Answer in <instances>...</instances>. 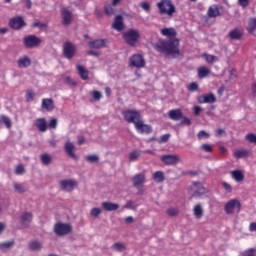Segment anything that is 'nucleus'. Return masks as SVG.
I'll return each mask as SVG.
<instances>
[{"label": "nucleus", "instance_id": "29", "mask_svg": "<svg viewBox=\"0 0 256 256\" xmlns=\"http://www.w3.org/2000/svg\"><path fill=\"white\" fill-rule=\"evenodd\" d=\"M76 69L79 73V76L83 79V81H87V79H89V71L85 69V67L78 64L76 66Z\"/></svg>", "mask_w": 256, "mask_h": 256}, {"label": "nucleus", "instance_id": "49", "mask_svg": "<svg viewBox=\"0 0 256 256\" xmlns=\"http://www.w3.org/2000/svg\"><path fill=\"white\" fill-rule=\"evenodd\" d=\"M35 99V92L33 90H28L26 92V101L29 103L30 101H33Z\"/></svg>", "mask_w": 256, "mask_h": 256}, {"label": "nucleus", "instance_id": "1", "mask_svg": "<svg viewBox=\"0 0 256 256\" xmlns=\"http://www.w3.org/2000/svg\"><path fill=\"white\" fill-rule=\"evenodd\" d=\"M163 37H167L168 40H162L156 45V51L159 53H165L166 55H172V57H178L181 55L179 51V39L177 37V30L175 28H163L160 30Z\"/></svg>", "mask_w": 256, "mask_h": 256}, {"label": "nucleus", "instance_id": "2", "mask_svg": "<svg viewBox=\"0 0 256 256\" xmlns=\"http://www.w3.org/2000/svg\"><path fill=\"white\" fill-rule=\"evenodd\" d=\"M122 116L126 123H133V125H136V123H138L143 118L141 112L135 109L124 110L122 112Z\"/></svg>", "mask_w": 256, "mask_h": 256}, {"label": "nucleus", "instance_id": "6", "mask_svg": "<svg viewBox=\"0 0 256 256\" xmlns=\"http://www.w3.org/2000/svg\"><path fill=\"white\" fill-rule=\"evenodd\" d=\"M73 231V227L71 224L58 222L54 226V233L58 235V237H64V235H69Z\"/></svg>", "mask_w": 256, "mask_h": 256}, {"label": "nucleus", "instance_id": "53", "mask_svg": "<svg viewBox=\"0 0 256 256\" xmlns=\"http://www.w3.org/2000/svg\"><path fill=\"white\" fill-rule=\"evenodd\" d=\"M91 217H98L101 215L100 208H93L90 212Z\"/></svg>", "mask_w": 256, "mask_h": 256}, {"label": "nucleus", "instance_id": "15", "mask_svg": "<svg viewBox=\"0 0 256 256\" xmlns=\"http://www.w3.org/2000/svg\"><path fill=\"white\" fill-rule=\"evenodd\" d=\"M64 151L67 153L68 156L71 157V159H77V155L75 154V144L71 142L70 140H67L64 145Z\"/></svg>", "mask_w": 256, "mask_h": 256}, {"label": "nucleus", "instance_id": "30", "mask_svg": "<svg viewBox=\"0 0 256 256\" xmlns=\"http://www.w3.org/2000/svg\"><path fill=\"white\" fill-rule=\"evenodd\" d=\"M211 75V70L205 66L198 68V77L199 79H205V77Z\"/></svg>", "mask_w": 256, "mask_h": 256}, {"label": "nucleus", "instance_id": "20", "mask_svg": "<svg viewBox=\"0 0 256 256\" xmlns=\"http://www.w3.org/2000/svg\"><path fill=\"white\" fill-rule=\"evenodd\" d=\"M193 185L195 187V190L192 197H201V195H204L205 187L201 182H194Z\"/></svg>", "mask_w": 256, "mask_h": 256}, {"label": "nucleus", "instance_id": "51", "mask_svg": "<svg viewBox=\"0 0 256 256\" xmlns=\"http://www.w3.org/2000/svg\"><path fill=\"white\" fill-rule=\"evenodd\" d=\"M198 139H209V133L205 132V130L199 131L197 134Z\"/></svg>", "mask_w": 256, "mask_h": 256}, {"label": "nucleus", "instance_id": "59", "mask_svg": "<svg viewBox=\"0 0 256 256\" xmlns=\"http://www.w3.org/2000/svg\"><path fill=\"white\" fill-rule=\"evenodd\" d=\"M169 137H171L170 134L162 135L161 138H160V143H167V141H169Z\"/></svg>", "mask_w": 256, "mask_h": 256}, {"label": "nucleus", "instance_id": "4", "mask_svg": "<svg viewBox=\"0 0 256 256\" xmlns=\"http://www.w3.org/2000/svg\"><path fill=\"white\" fill-rule=\"evenodd\" d=\"M140 37L141 35L139 34V30L135 29H128L126 32L123 33V39L127 43V45H130V47H135Z\"/></svg>", "mask_w": 256, "mask_h": 256}, {"label": "nucleus", "instance_id": "52", "mask_svg": "<svg viewBox=\"0 0 256 256\" xmlns=\"http://www.w3.org/2000/svg\"><path fill=\"white\" fill-rule=\"evenodd\" d=\"M201 150L205 151L206 153H212L213 152V147L209 144H203L201 146Z\"/></svg>", "mask_w": 256, "mask_h": 256}, {"label": "nucleus", "instance_id": "21", "mask_svg": "<svg viewBox=\"0 0 256 256\" xmlns=\"http://www.w3.org/2000/svg\"><path fill=\"white\" fill-rule=\"evenodd\" d=\"M228 37L233 41H239L243 38V30L235 28L229 32Z\"/></svg>", "mask_w": 256, "mask_h": 256}, {"label": "nucleus", "instance_id": "48", "mask_svg": "<svg viewBox=\"0 0 256 256\" xmlns=\"http://www.w3.org/2000/svg\"><path fill=\"white\" fill-rule=\"evenodd\" d=\"M188 91H191L192 93L195 91H199V84H197V82H191L188 85Z\"/></svg>", "mask_w": 256, "mask_h": 256}, {"label": "nucleus", "instance_id": "40", "mask_svg": "<svg viewBox=\"0 0 256 256\" xmlns=\"http://www.w3.org/2000/svg\"><path fill=\"white\" fill-rule=\"evenodd\" d=\"M0 119H1L2 123L5 124L7 129H11V127H12L11 118H9L8 116L2 115L0 117Z\"/></svg>", "mask_w": 256, "mask_h": 256}, {"label": "nucleus", "instance_id": "19", "mask_svg": "<svg viewBox=\"0 0 256 256\" xmlns=\"http://www.w3.org/2000/svg\"><path fill=\"white\" fill-rule=\"evenodd\" d=\"M112 27L116 31H119V32L123 31V29H125V24H123V16L121 15L116 16Z\"/></svg>", "mask_w": 256, "mask_h": 256}, {"label": "nucleus", "instance_id": "28", "mask_svg": "<svg viewBox=\"0 0 256 256\" xmlns=\"http://www.w3.org/2000/svg\"><path fill=\"white\" fill-rule=\"evenodd\" d=\"M31 221H33V214L31 212H24L21 216L22 225L27 226Z\"/></svg>", "mask_w": 256, "mask_h": 256}, {"label": "nucleus", "instance_id": "46", "mask_svg": "<svg viewBox=\"0 0 256 256\" xmlns=\"http://www.w3.org/2000/svg\"><path fill=\"white\" fill-rule=\"evenodd\" d=\"M112 249H115L116 251H118L119 253L125 251V245L117 242L114 245H112Z\"/></svg>", "mask_w": 256, "mask_h": 256}, {"label": "nucleus", "instance_id": "63", "mask_svg": "<svg viewBox=\"0 0 256 256\" xmlns=\"http://www.w3.org/2000/svg\"><path fill=\"white\" fill-rule=\"evenodd\" d=\"M124 209H133V201H128L126 205H124Z\"/></svg>", "mask_w": 256, "mask_h": 256}, {"label": "nucleus", "instance_id": "32", "mask_svg": "<svg viewBox=\"0 0 256 256\" xmlns=\"http://www.w3.org/2000/svg\"><path fill=\"white\" fill-rule=\"evenodd\" d=\"M207 15L210 18L219 17L221 15V12H219V7L210 6L209 9H208Z\"/></svg>", "mask_w": 256, "mask_h": 256}, {"label": "nucleus", "instance_id": "47", "mask_svg": "<svg viewBox=\"0 0 256 256\" xmlns=\"http://www.w3.org/2000/svg\"><path fill=\"white\" fill-rule=\"evenodd\" d=\"M246 141L248 143H253L254 145H256V135L253 133H249L246 135Z\"/></svg>", "mask_w": 256, "mask_h": 256}, {"label": "nucleus", "instance_id": "43", "mask_svg": "<svg viewBox=\"0 0 256 256\" xmlns=\"http://www.w3.org/2000/svg\"><path fill=\"white\" fill-rule=\"evenodd\" d=\"M166 213L169 217H177L179 215V208H168Z\"/></svg>", "mask_w": 256, "mask_h": 256}, {"label": "nucleus", "instance_id": "11", "mask_svg": "<svg viewBox=\"0 0 256 256\" xmlns=\"http://www.w3.org/2000/svg\"><path fill=\"white\" fill-rule=\"evenodd\" d=\"M76 48L71 42H65L63 46V55L66 59H73L75 57Z\"/></svg>", "mask_w": 256, "mask_h": 256}, {"label": "nucleus", "instance_id": "56", "mask_svg": "<svg viewBox=\"0 0 256 256\" xmlns=\"http://www.w3.org/2000/svg\"><path fill=\"white\" fill-rule=\"evenodd\" d=\"M49 129H57V120L52 118L48 124Z\"/></svg>", "mask_w": 256, "mask_h": 256}, {"label": "nucleus", "instance_id": "58", "mask_svg": "<svg viewBox=\"0 0 256 256\" xmlns=\"http://www.w3.org/2000/svg\"><path fill=\"white\" fill-rule=\"evenodd\" d=\"M180 119H182L181 120L182 125H187L188 127H189V125H191V120L189 118L182 115V118H180Z\"/></svg>", "mask_w": 256, "mask_h": 256}, {"label": "nucleus", "instance_id": "26", "mask_svg": "<svg viewBox=\"0 0 256 256\" xmlns=\"http://www.w3.org/2000/svg\"><path fill=\"white\" fill-rule=\"evenodd\" d=\"M193 215L196 219H201L205 215V210L201 204H196L193 207Z\"/></svg>", "mask_w": 256, "mask_h": 256}, {"label": "nucleus", "instance_id": "62", "mask_svg": "<svg viewBox=\"0 0 256 256\" xmlns=\"http://www.w3.org/2000/svg\"><path fill=\"white\" fill-rule=\"evenodd\" d=\"M193 111H194V115L197 116L201 113L202 109L200 106H194Z\"/></svg>", "mask_w": 256, "mask_h": 256}, {"label": "nucleus", "instance_id": "55", "mask_svg": "<svg viewBox=\"0 0 256 256\" xmlns=\"http://www.w3.org/2000/svg\"><path fill=\"white\" fill-rule=\"evenodd\" d=\"M222 187L225 189L226 193H232L233 191V187H231L227 182H223Z\"/></svg>", "mask_w": 256, "mask_h": 256}, {"label": "nucleus", "instance_id": "27", "mask_svg": "<svg viewBox=\"0 0 256 256\" xmlns=\"http://www.w3.org/2000/svg\"><path fill=\"white\" fill-rule=\"evenodd\" d=\"M102 208L104 211H117V209H119V204L113 202H103Z\"/></svg>", "mask_w": 256, "mask_h": 256}, {"label": "nucleus", "instance_id": "14", "mask_svg": "<svg viewBox=\"0 0 256 256\" xmlns=\"http://www.w3.org/2000/svg\"><path fill=\"white\" fill-rule=\"evenodd\" d=\"M215 101H217V97H215V94L213 93L204 94L198 97V103H200V105L205 103H215Z\"/></svg>", "mask_w": 256, "mask_h": 256}, {"label": "nucleus", "instance_id": "54", "mask_svg": "<svg viewBox=\"0 0 256 256\" xmlns=\"http://www.w3.org/2000/svg\"><path fill=\"white\" fill-rule=\"evenodd\" d=\"M14 189L17 193H25V188L21 184H14Z\"/></svg>", "mask_w": 256, "mask_h": 256}, {"label": "nucleus", "instance_id": "8", "mask_svg": "<svg viewBox=\"0 0 256 256\" xmlns=\"http://www.w3.org/2000/svg\"><path fill=\"white\" fill-rule=\"evenodd\" d=\"M136 131L140 133L141 135H149V133H153V127L149 124H145V121L143 118L136 122V125H134Z\"/></svg>", "mask_w": 256, "mask_h": 256}, {"label": "nucleus", "instance_id": "12", "mask_svg": "<svg viewBox=\"0 0 256 256\" xmlns=\"http://www.w3.org/2000/svg\"><path fill=\"white\" fill-rule=\"evenodd\" d=\"M24 45L27 47V49H33V47H38V45H41V39L35 35H29L24 38Z\"/></svg>", "mask_w": 256, "mask_h": 256}, {"label": "nucleus", "instance_id": "36", "mask_svg": "<svg viewBox=\"0 0 256 256\" xmlns=\"http://www.w3.org/2000/svg\"><path fill=\"white\" fill-rule=\"evenodd\" d=\"M15 245V241H8L0 243V250L7 251V249H11V247Z\"/></svg>", "mask_w": 256, "mask_h": 256}, {"label": "nucleus", "instance_id": "35", "mask_svg": "<svg viewBox=\"0 0 256 256\" xmlns=\"http://www.w3.org/2000/svg\"><path fill=\"white\" fill-rule=\"evenodd\" d=\"M234 157L236 159H243L245 157H249V151L248 150H237L234 152Z\"/></svg>", "mask_w": 256, "mask_h": 256}, {"label": "nucleus", "instance_id": "34", "mask_svg": "<svg viewBox=\"0 0 256 256\" xmlns=\"http://www.w3.org/2000/svg\"><path fill=\"white\" fill-rule=\"evenodd\" d=\"M40 160L42 165H50L51 161H53V158L51 155L44 153L40 155Z\"/></svg>", "mask_w": 256, "mask_h": 256}, {"label": "nucleus", "instance_id": "10", "mask_svg": "<svg viewBox=\"0 0 256 256\" xmlns=\"http://www.w3.org/2000/svg\"><path fill=\"white\" fill-rule=\"evenodd\" d=\"M160 161H162L164 165L171 166V165H177V163H181V158H179V156L175 154H167V155L161 156Z\"/></svg>", "mask_w": 256, "mask_h": 256}, {"label": "nucleus", "instance_id": "22", "mask_svg": "<svg viewBox=\"0 0 256 256\" xmlns=\"http://www.w3.org/2000/svg\"><path fill=\"white\" fill-rule=\"evenodd\" d=\"M41 107L42 109H45V111H53V109H55V103L51 98H44L42 99Z\"/></svg>", "mask_w": 256, "mask_h": 256}, {"label": "nucleus", "instance_id": "60", "mask_svg": "<svg viewBox=\"0 0 256 256\" xmlns=\"http://www.w3.org/2000/svg\"><path fill=\"white\" fill-rule=\"evenodd\" d=\"M66 81L71 87H77V82H75V80L71 79L70 77H67Z\"/></svg>", "mask_w": 256, "mask_h": 256}, {"label": "nucleus", "instance_id": "45", "mask_svg": "<svg viewBox=\"0 0 256 256\" xmlns=\"http://www.w3.org/2000/svg\"><path fill=\"white\" fill-rule=\"evenodd\" d=\"M86 161H88V163H98L99 162V156H97V155H88V156H86Z\"/></svg>", "mask_w": 256, "mask_h": 256}, {"label": "nucleus", "instance_id": "50", "mask_svg": "<svg viewBox=\"0 0 256 256\" xmlns=\"http://www.w3.org/2000/svg\"><path fill=\"white\" fill-rule=\"evenodd\" d=\"M15 173L16 175H23V173H25V166H23V164L16 166Z\"/></svg>", "mask_w": 256, "mask_h": 256}, {"label": "nucleus", "instance_id": "39", "mask_svg": "<svg viewBox=\"0 0 256 256\" xmlns=\"http://www.w3.org/2000/svg\"><path fill=\"white\" fill-rule=\"evenodd\" d=\"M41 247L42 245L39 241H32L29 243V249H31V251H39Z\"/></svg>", "mask_w": 256, "mask_h": 256}, {"label": "nucleus", "instance_id": "31", "mask_svg": "<svg viewBox=\"0 0 256 256\" xmlns=\"http://www.w3.org/2000/svg\"><path fill=\"white\" fill-rule=\"evenodd\" d=\"M233 179L236 180L237 183H241L245 180V175L240 170H234L231 172Z\"/></svg>", "mask_w": 256, "mask_h": 256}, {"label": "nucleus", "instance_id": "44", "mask_svg": "<svg viewBox=\"0 0 256 256\" xmlns=\"http://www.w3.org/2000/svg\"><path fill=\"white\" fill-rule=\"evenodd\" d=\"M204 57H205L207 63H215L216 61H219V58H217V56H215V55L204 54Z\"/></svg>", "mask_w": 256, "mask_h": 256}, {"label": "nucleus", "instance_id": "37", "mask_svg": "<svg viewBox=\"0 0 256 256\" xmlns=\"http://www.w3.org/2000/svg\"><path fill=\"white\" fill-rule=\"evenodd\" d=\"M141 157V151L134 150L129 154V161H137Z\"/></svg>", "mask_w": 256, "mask_h": 256}, {"label": "nucleus", "instance_id": "5", "mask_svg": "<svg viewBox=\"0 0 256 256\" xmlns=\"http://www.w3.org/2000/svg\"><path fill=\"white\" fill-rule=\"evenodd\" d=\"M224 211L226 215H233L236 213H241V202L237 199H231L224 206Z\"/></svg>", "mask_w": 256, "mask_h": 256}, {"label": "nucleus", "instance_id": "9", "mask_svg": "<svg viewBox=\"0 0 256 256\" xmlns=\"http://www.w3.org/2000/svg\"><path fill=\"white\" fill-rule=\"evenodd\" d=\"M26 26L27 23L25 22V19H23V16H15L9 20V27H11V29H15L16 31L23 29V27Z\"/></svg>", "mask_w": 256, "mask_h": 256}, {"label": "nucleus", "instance_id": "64", "mask_svg": "<svg viewBox=\"0 0 256 256\" xmlns=\"http://www.w3.org/2000/svg\"><path fill=\"white\" fill-rule=\"evenodd\" d=\"M77 139H78V142H77L78 145H83V143H85V137L78 136Z\"/></svg>", "mask_w": 256, "mask_h": 256}, {"label": "nucleus", "instance_id": "61", "mask_svg": "<svg viewBox=\"0 0 256 256\" xmlns=\"http://www.w3.org/2000/svg\"><path fill=\"white\" fill-rule=\"evenodd\" d=\"M141 7H142V9H144V11H150L151 10V5H149V3H147V2H142Z\"/></svg>", "mask_w": 256, "mask_h": 256}, {"label": "nucleus", "instance_id": "3", "mask_svg": "<svg viewBox=\"0 0 256 256\" xmlns=\"http://www.w3.org/2000/svg\"><path fill=\"white\" fill-rule=\"evenodd\" d=\"M160 15H168V17H173L175 13V5L171 0H162L157 4Z\"/></svg>", "mask_w": 256, "mask_h": 256}, {"label": "nucleus", "instance_id": "38", "mask_svg": "<svg viewBox=\"0 0 256 256\" xmlns=\"http://www.w3.org/2000/svg\"><path fill=\"white\" fill-rule=\"evenodd\" d=\"M115 6H113V4H107L104 7V11L106 13V15H108L109 17H111V15H115Z\"/></svg>", "mask_w": 256, "mask_h": 256}, {"label": "nucleus", "instance_id": "16", "mask_svg": "<svg viewBox=\"0 0 256 256\" xmlns=\"http://www.w3.org/2000/svg\"><path fill=\"white\" fill-rule=\"evenodd\" d=\"M61 15L63 19V25H71V21L73 20V14L71 13V11H69V9L67 8H62Z\"/></svg>", "mask_w": 256, "mask_h": 256}, {"label": "nucleus", "instance_id": "18", "mask_svg": "<svg viewBox=\"0 0 256 256\" xmlns=\"http://www.w3.org/2000/svg\"><path fill=\"white\" fill-rule=\"evenodd\" d=\"M168 117L172 121H179L180 119H183V112L181 109H172L168 112Z\"/></svg>", "mask_w": 256, "mask_h": 256}, {"label": "nucleus", "instance_id": "7", "mask_svg": "<svg viewBox=\"0 0 256 256\" xmlns=\"http://www.w3.org/2000/svg\"><path fill=\"white\" fill-rule=\"evenodd\" d=\"M147 63L145 58L141 54H133L130 57V67H135L136 69H143Z\"/></svg>", "mask_w": 256, "mask_h": 256}, {"label": "nucleus", "instance_id": "42", "mask_svg": "<svg viewBox=\"0 0 256 256\" xmlns=\"http://www.w3.org/2000/svg\"><path fill=\"white\" fill-rule=\"evenodd\" d=\"M248 31H249V33H255V31H256V18L250 19Z\"/></svg>", "mask_w": 256, "mask_h": 256}, {"label": "nucleus", "instance_id": "24", "mask_svg": "<svg viewBox=\"0 0 256 256\" xmlns=\"http://www.w3.org/2000/svg\"><path fill=\"white\" fill-rule=\"evenodd\" d=\"M35 125L38 129V131H40V133H45V131H47V120H45V118H38L35 121Z\"/></svg>", "mask_w": 256, "mask_h": 256}, {"label": "nucleus", "instance_id": "25", "mask_svg": "<svg viewBox=\"0 0 256 256\" xmlns=\"http://www.w3.org/2000/svg\"><path fill=\"white\" fill-rule=\"evenodd\" d=\"M17 63L20 69H27V67L31 66V58L28 56L21 57L18 59Z\"/></svg>", "mask_w": 256, "mask_h": 256}, {"label": "nucleus", "instance_id": "23", "mask_svg": "<svg viewBox=\"0 0 256 256\" xmlns=\"http://www.w3.org/2000/svg\"><path fill=\"white\" fill-rule=\"evenodd\" d=\"M133 185L136 188L141 187V185H143L145 183V174L143 173H139L136 174L133 179H132Z\"/></svg>", "mask_w": 256, "mask_h": 256}, {"label": "nucleus", "instance_id": "41", "mask_svg": "<svg viewBox=\"0 0 256 256\" xmlns=\"http://www.w3.org/2000/svg\"><path fill=\"white\" fill-rule=\"evenodd\" d=\"M90 95L95 101H101V99H103V94L98 90H93L90 92Z\"/></svg>", "mask_w": 256, "mask_h": 256}, {"label": "nucleus", "instance_id": "57", "mask_svg": "<svg viewBox=\"0 0 256 256\" xmlns=\"http://www.w3.org/2000/svg\"><path fill=\"white\" fill-rule=\"evenodd\" d=\"M33 27H38L39 29H45V28H47V24L46 23H41L39 21H35L33 23Z\"/></svg>", "mask_w": 256, "mask_h": 256}, {"label": "nucleus", "instance_id": "17", "mask_svg": "<svg viewBox=\"0 0 256 256\" xmlns=\"http://www.w3.org/2000/svg\"><path fill=\"white\" fill-rule=\"evenodd\" d=\"M88 45L91 49H103V47L107 46V40L97 39V40L88 42Z\"/></svg>", "mask_w": 256, "mask_h": 256}, {"label": "nucleus", "instance_id": "33", "mask_svg": "<svg viewBox=\"0 0 256 256\" xmlns=\"http://www.w3.org/2000/svg\"><path fill=\"white\" fill-rule=\"evenodd\" d=\"M153 179L156 183H163L165 181V173L163 171H156L153 174Z\"/></svg>", "mask_w": 256, "mask_h": 256}, {"label": "nucleus", "instance_id": "13", "mask_svg": "<svg viewBox=\"0 0 256 256\" xmlns=\"http://www.w3.org/2000/svg\"><path fill=\"white\" fill-rule=\"evenodd\" d=\"M77 185H79V183L72 179L60 181V187L62 191L71 192L73 189H75V187H77Z\"/></svg>", "mask_w": 256, "mask_h": 256}]
</instances>
